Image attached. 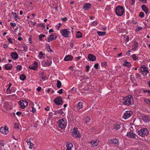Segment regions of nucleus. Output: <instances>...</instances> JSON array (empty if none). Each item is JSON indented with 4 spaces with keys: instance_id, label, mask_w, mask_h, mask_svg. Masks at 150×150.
Here are the masks:
<instances>
[{
    "instance_id": "393cba45",
    "label": "nucleus",
    "mask_w": 150,
    "mask_h": 150,
    "mask_svg": "<svg viewBox=\"0 0 150 150\" xmlns=\"http://www.w3.org/2000/svg\"><path fill=\"white\" fill-rule=\"evenodd\" d=\"M142 129V133L143 134V137L145 135H147L149 133V132L146 128H143Z\"/></svg>"
},
{
    "instance_id": "f704fd0d",
    "label": "nucleus",
    "mask_w": 150,
    "mask_h": 150,
    "mask_svg": "<svg viewBox=\"0 0 150 150\" xmlns=\"http://www.w3.org/2000/svg\"><path fill=\"white\" fill-rule=\"evenodd\" d=\"M46 48L48 49L47 50L48 52H52L53 51L51 49L50 46L49 44H48Z\"/></svg>"
},
{
    "instance_id": "ea45409f",
    "label": "nucleus",
    "mask_w": 150,
    "mask_h": 150,
    "mask_svg": "<svg viewBox=\"0 0 150 150\" xmlns=\"http://www.w3.org/2000/svg\"><path fill=\"white\" fill-rule=\"evenodd\" d=\"M12 14L13 15V17H14L15 18H18V17L16 13L12 12Z\"/></svg>"
},
{
    "instance_id": "0e129e2a",
    "label": "nucleus",
    "mask_w": 150,
    "mask_h": 150,
    "mask_svg": "<svg viewBox=\"0 0 150 150\" xmlns=\"http://www.w3.org/2000/svg\"><path fill=\"white\" fill-rule=\"evenodd\" d=\"M36 111V109L35 108L33 107L32 108V111L33 112H35Z\"/></svg>"
},
{
    "instance_id": "79ce46f5",
    "label": "nucleus",
    "mask_w": 150,
    "mask_h": 150,
    "mask_svg": "<svg viewBox=\"0 0 150 150\" xmlns=\"http://www.w3.org/2000/svg\"><path fill=\"white\" fill-rule=\"evenodd\" d=\"M145 102L147 104L150 105V99H146L145 100Z\"/></svg>"
},
{
    "instance_id": "338daca9",
    "label": "nucleus",
    "mask_w": 150,
    "mask_h": 150,
    "mask_svg": "<svg viewBox=\"0 0 150 150\" xmlns=\"http://www.w3.org/2000/svg\"><path fill=\"white\" fill-rule=\"evenodd\" d=\"M21 114H22V112H17L16 113V115L18 116H19L20 115H21Z\"/></svg>"
},
{
    "instance_id": "5701e85b",
    "label": "nucleus",
    "mask_w": 150,
    "mask_h": 150,
    "mask_svg": "<svg viewBox=\"0 0 150 150\" xmlns=\"http://www.w3.org/2000/svg\"><path fill=\"white\" fill-rule=\"evenodd\" d=\"M127 136L128 137L134 138L135 137V134L132 132H130L128 133L127 134Z\"/></svg>"
},
{
    "instance_id": "de8ad7c7",
    "label": "nucleus",
    "mask_w": 150,
    "mask_h": 150,
    "mask_svg": "<svg viewBox=\"0 0 150 150\" xmlns=\"http://www.w3.org/2000/svg\"><path fill=\"white\" fill-rule=\"evenodd\" d=\"M63 89H60L57 91V93L60 94H62L63 93Z\"/></svg>"
},
{
    "instance_id": "13d9d810",
    "label": "nucleus",
    "mask_w": 150,
    "mask_h": 150,
    "mask_svg": "<svg viewBox=\"0 0 150 150\" xmlns=\"http://www.w3.org/2000/svg\"><path fill=\"white\" fill-rule=\"evenodd\" d=\"M136 78H139V77H141L140 75L138 73L136 74Z\"/></svg>"
},
{
    "instance_id": "72a5a7b5",
    "label": "nucleus",
    "mask_w": 150,
    "mask_h": 150,
    "mask_svg": "<svg viewBox=\"0 0 150 150\" xmlns=\"http://www.w3.org/2000/svg\"><path fill=\"white\" fill-rule=\"evenodd\" d=\"M142 129H141L140 130H138V133L142 137H143V134L142 133Z\"/></svg>"
},
{
    "instance_id": "37998d69",
    "label": "nucleus",
    "mask_w": 150,
    "mask_h": 150,
    "mask_svg": "<svg viewBox=\"0 0 150 150\" xmlns=\"http://www.w3.org/2000/svg\"><path fill=\"white\" fill-rule=\"evenodd\" d=\"M139 16L140 17L143 18L144 16V13L143 12H141L140 13Z\"/></svg>"
},
{
    "instance_id": "412c9836",
    "label": "nucleus",
    "mask_w": 150,
    "mask_h": 150,
    "mask_svg": "<svg viewBox=\"0 0 150 150\" xmlns=\"http://www.w3.org/2000/svg\"><path fill=\"white\" fill-rule=\"evenodd\" d=\"M77 109L79 110L83 107V103L81 102H79L76 105Z\"/></svg>"
},
{
    "instance_id": "2eb2a0df",
    "label": "nucleus",
    "mask_w": 150,
    "mask_h": 150,
    "mask_svg": "<svg viewBox=\"0 0 150 150\" xmlns=\"http://www.w3.org/2000/svg\"><path fill=\"white\" fill-rule=\"evenodd\" d=\"M11 56L12 58L15 59H17L18 57V54L16 52H12L11 54Z\"/></svg>"
},
{
    "instance_id": "0eeeda50",
    "label": "nucleus",
    "mask_w": 150,
    "mask_h": 150,
    "mask_svg": "<svg viewBox=\"0 0 150 150\" xmlns=\"http://www.w3.org/2000/svg\"><path fill=\"white\" fill-rule=\"evenodd\" d=\"M19 104L21 108L24 109L28 105V102L25 100H22L19 102Z\"/></svg>"
},
{
    "instance_id": "8fccbe9b",
    "label": "nucleus",
    "mask_w": 150,
    "mask_h": 150,
    "mask_svg": "<svg viewBox=\"0 0 150 150\" xmlns=\"http://www.w3.org/2000/svg\"><path fill=\"white\" fill-rule=\"evenodd\" d=\"M107 65V63L106 62H103L101 63V65L103 67H105Z\"/></svg>"
},
{
    "instance_id": "f257e3e1",
    "label": "nucleus",
    "mask_w": 150,
    "mask_h": 150,
    "mask_svg": "<svg viewBox=\"0 0 150 150\" xmlns=\"http://www.w3.org/2000/svg\"><path fill=\"white\" fill-rule=\"evenodd\" d=\"M123 100L124 101L122 103L125 105H129L134 103L133 98L131 95H129L123 98Z\"/></svg>"
},
{
    "instance_id": "cd10ccee",
    "label": "nucleus",
    "mask_w": 150,
    "mask_h": 150,
    "mask_svg": "<svg viewBox=\"0 0 150 150\" xmlns=\"http://www.w3.org/2000/svg\"><path fill=\"white\" fill-rule=\"evenodd\" d=\"M76 38H81L82 36V34L80 31H78L76 34Z\"/></svg>"
},
{
    "instance_id": "5fc2aeb1",
    "label": "nucleus",
    "mask_w": 150,
    "mask_h": 150,
    "mask_svg": "<svg viewBox=\"0 0 150 150\" xmlns=\"http://www.w3.org/2000/svg\"><path fill=\"white\" fill-rule=\"evenodd\" d=\"M6 91L8 93V92H9V93H11V90L10 89V88L8 87L6 89Z\"/></svg>"
},
{
    "instance_id": "4be33fe9",
    "label": "nucleus",
    "mask_w": 150,
    "mask_h": 150,
    "mask_svg": "<svg viewBox=\"0 0 150 150\" xmlns=\"http://www.w3.org/2000/svg\"><path fill=\"white\" fill-rule=\"evenodd\" d=\"M142 10L145 12L147 14L148 13V8L145 5H143L142 6Z\"/></svg>"
},
{
    "instance_id": "e2e57ef3",
    "label": "nucleus",
    "mask_w": 150,
    "mask_h": 150,
    "mask_svg": "<svg viewBox=\"0 0 150 150\" xmlns=\"http://www.w3.org/2000/svg\"><path fill=\"white\" fill-rule=\"evenodd\" d=\"M8 41L9 42L11 43H13V42L11 40V38H9L8 39Z\"/></svg>"
},
{
    "instance_id": "052dcab7",
    "label": "nucleus",
    "mask_w": 150,
    "mask_h": 150,
    "mask_svg": "<svg viewBox=\"0 0 150 150\" xmlns=\"http://www.w3.org/2000/svg\"><path fill=\"white\" fill-rule=\"evenodd\" d=\"M143 91L144 92L146 93H149V92H150V90H144Z\"/></svg>"
},
{
    "instance_id": "58836bf2",
    "label": "nucleus",
    "mask_w": 150,
    "mask_h": 150,
    "mask_svg": "<svg viewBox=\"0 0 150 150\" xmlns=\"http://www.w3.org/2000/svg\"><path fill=\"white\" fill-rule=\"evenodd\" d=\"M90 120V118L89 117H87L86 119V120H85V122L86 123H88L89 122Z\"/></svg>"
},
{
    "instance_id": "3c124183",
    "label": "nucleus",
    "mask_w": 150,
    "mask_h": 150,
    "mask_svg": "<svg viewBox=\"0 0 150 150\" xmlns=\"http://www.w3.org/2000/svg\"><path fill=\"white\" fill-rule=\"evenodd\" d=\"M10 25L13 26H15L16 25V24L15 23L11 22L10 23Z\"/></svg>"
},
{
    "instance_id": "4468645a",
    "label": "nucleus",
    "mask_w": 150,
    "mask_h": 150,
    "mask_svg": "<svg viewBox=\"0 0 150 150\" xmlns=\"http://www.w3.org/2000/svg\"><path fill=\"white\" fill-rule=\"evenodd\" d=\"M91 7V4L89 3H86L84 4L83 8L86 10L90 8Z\"/></svg>"
},
{
    "instance_id": "7c9ffc66",
    "label": "nucleus",
    "mask_w": 150,
    "mask_h": 150,
    "mask_svg": "<svg viewBox=\"0 0 150 150\" xmlns=\"http://www.w3.org/2000/svg\"><path fill=\"white\" fill-rule=\"evenodd\" d=\"M124 64L128 67H130L131 65L130 63L126 61L124 62Z\"/></svg>"
},
{
    "instance_id": "6e6d98bb",
    "label": "nucleus",
    "mask_w": 150,
    "mask_h": 150,
    "mask_svg": "<svg viewBox=\"0 0 150 150\" xmlns=\"http://www.w3.org/2000/svg\"><path fill=\"white\" fill-rule=\"evenodd\" d=\"M59 112V113H61L62 115L63 116H64L65 115V114L64 112H62V110H60Z\"/></svg>"
},
{
    "instance_id": "6e6552de",
    "label": "nucleus",
    "mask_w": 150,
    "mask_h": 150,
    "mask_svg": "<svg viewBox=\"0 0 150 150\" xmlns=\"http://www.w3.org/2000/svg\"><path fill=\"white\" fill-rule=\"evenodd\" d=\"M132 112L131 111H127L124 113L123 117L125 119H127L129 117L132 115Z\"/></svg>"
},
{
    "instance_id": "a211bd4d",
    "label": "nucleus",
    "mask_w": 150,
    "mask_h": 150,
    "mask_svg": "<svg viewBox=\"0 0 150 150\" xmlns=\"http://www.w3.org/2000/svg\"><path fill=\"white\" fill-rule=\"evenodd\" d=\"M52 61L51 59H49L45 61L44 63V65L45 67L49 66L51 65L52 64Z\"/></svg>"
},
{
    "instance_id": "f03ea898",
    "label": "nucleus",
    "mask_w": 150,
    "mask_h": 150,
    "mask_svg": "<svg viewBox=\"0 0 150 150\" xmlns=\"http://www.w3.org/2000/svg\"><path fill=\"white\" fill-rule=\"evenodd\" d=\"M115 12L117 16H122L124 13V9L123 7L121 6H117L115 9Z\"/></svg>"
},
{
    "instance_id": "4d7b16f0",
    "label": "nucleus",
    "mask_w": 150,
    "mask_h": 150,
    "mask_svg": "<svg viewBox=\"0 0 150 150\" xmlns=\"http://www.w3.org/2000/svg\"><path fill=\"white\" fill-rule=\"evenodd\" d=\"M67 18L66 17L62 18V20L64 21H67Z\"/></svg>"
},
{
    "instance_id": "a19ab883",
    "label": "nucleus",
    "mask_w": 150,
    "mask_h": 150,
    "mask_svg": "<svg viewBox=\"0 0 150 150\" xmlns=\"http://www.w3.org/2000/svg\"><path fill=\"white\" fill-rule=\"evenodd\" d=\"M22 67L21 65H18L17 66L16 68L17 69V70L20 71Z\"/></svg>"
},
{
    "instance_id": "473e14b6",
    "label": "nucleus",
    "mask_w": 150,
    "mask_h": 150,
    "mask_svg": "<svg viewBox=\"0 0 150 150\" xmlns=\"http://www.w3.org/2000/svg\"><path fill=\"white\" fill-rule=\"evenodd\" d=\"M111 141L112 142V143L114 144H116L118 142V140L117 139H113Z\"/></svg>"
},
{
    "instance_id": "c756f323",
    "label": "nucleus",
    "mask_w": 150,
    "mask_h": 150,
    "mask_svg": "<svg viewBox=\"0 0 150 150\" xmlns=\"http://www.w3.org/2000/svg\"><path fill=\"white\" fill-rule=\"evenodd\" d=\"M26 77L24 74H21L20 76V79L24 81L26 79Z\"/></svg>"
},
{
    "instance_id": "603ef678",
    "label": "nucleus",
    "mask_w": 150,
    "mask_h": 150,
    "mask_svg": "<svg viewBox=\"0 0 150 150\" xmlns=\"http://www.w3.org/2000/svg\"><path fill=\"white\" fill-rule=\"evenodd\" d=\"M14 127L16 129H19V127L18 124L15 123L14 124Z\"/></svg>"
},
{
    "instance_id": "a18cd8bd",
    "label": "nucleus",
    "mask_w": 150,
    "mask_h": 150,
    "mask_svg": "<svg viewBox=\"0 0 150 150\" xmlns=\"http://www.w3.org/2000/svg\"><path fill=\"white\" fill-rule=\"evenodd\" d=\"M29 144H30V147L29 148L30 149H31L33 148V144L31 142H29Z\"/></svg>"
},
{
    "instance_id": "bb28decb",
    "label": "nucleus",
    "mask_w": 150,
    "mask_h": 150,
    "mask_svg": "<svg viewBox=\"0 0 150 150\" xmlns=\"http://www.w3.org/2000/svg\"><path fill=\"white\" fill-rule=\"evenodd\" d=\"M97 33L98 35L100 36H103L105 35L106 33L105 32H101V31H98Z\"/></svg>"
},
{
    "instance_id": "a878e982",
    "label": "nucleus",
    "mask_w": 150,
    "mask_h": 150,
    "mask_svg": "<svg viewBox=\"0 0 150 150\" xmlns=\"http://www.w3.org/2000/svg\"><path fill=\"white\" fill-rule=\"evenodd\" d=\"M29 68L30 69L35 70L37 69L38 66H35L34 65L32 64L30 65L29 66Z\"/></svg>"
},
{
    "instance_id": "6ab92c4d",
    "label": "nucleus",
    "mask_w": 150,
    "mask_h": 150,
    "mask_svg": "<svg viewBox=\"0 0 150 150\" xmlns=\"http://www.w3.org/2000/svg\"><path fill=\"white\" fill-rule=\"evenodd\" d=\"M113 128L115 130H117L120 128V125L117 123H114L113 125Z\"/></svg>"
},
{
    "instance_id": "bf43d9fd",
    "label": "nucleus",
    "mask_w": 150,
    "mask_h": 150,
    "mask_svg": "<svg viewBox=\"0 0 150 150\" xmlns=\"http://www.w3.org/2000/svg\"><path fill=\"white\" fill-rule=\"evenodd\" d=\"M129 36H127V37L126 39L125 40V41L126 42H127L129 41Z\"/></svg>"
},
{
    "instance_id": "774afa93",
    "label": "nucleus",
    "mask_w": 150,
    "mask_h": 150,
    "mask_svg": "<svg viewBox=\"0 0 150 150\" xmlns=\"http://www.w3.org/2000/svg\"><path fill=\"white\" fill-rule=\"evenodd\" d=\"M70 45L71 47H73L74 46V44L72 42H71L70 43Z\"/></svg>"
},
{
    "instance_id": "4c0bfd02",
    "label": "nucleus",
    "mask_w": 150,
    "mask_h": 150,
    "mask_svg": "<svg viewBox=\"0 0 150 150\" xmlns=\"http://www.w3.org/2000/svg\"><path fill=\"white\" fill-rule=\"evenodd\" d=\"M45 36V35L44 34H40L39 36V39L40 40H42V38L43 37H44Z\"/></svg>"
},
{
    "instance_id": "f3484780",
    "label": "nucleus",
    "mask_w": 150,
    "mask_h": 150,
    "mask_svg": "<svg viewBox=\"0 0 150 150\" xmlns=\"http://www.w3.org/2000/svg\"><path fill=\"white\" fill-rule=\"evenodd\" d=\"M142 120L146 122H148L150 121V119L145 115L142 116Z\"/></svg>"
},
{
    "instance_id": "f8f14e48",
    "label": "nucleus",
    "mask_w": 150,
    "mask_h": 150,
    "mask_svg": "<svg viewBox=\"0 0 150 150\" xmlns=\"http://www.w3.org/2000/svg\"><path fill=\"white\" fill-rule=\"evenodd\" d=\"M88 58L91 61H94L96 60V57L95 56L92 54H89L88 55Z\"/></svg>"
},
{
    "instance_id": "680f3d73",
    "label": "nucleus",
    "mask_w": 150,
    "mask_h": 150,
    "mask_svg": "<svg viewBox=\"0 0 150 150\" xmlns=\"http://www.w3.org/2000/svg\"><path fill=\"white\" fill-rule=\"evenodd\" d=\"M139 1L143 3H146V0H139Z\"/></svg>"
},
{
    "instance_id": "c9c22d12",
    "label": "nucleus",
    "mask_w": 150,
    "mask_h": 150,
    "mask_svg": "<svg viewBox=\"0 0 150 150\" xmlns=\"http://www.w3.org/2000/svg\"><path fill=\"white\" fill-rule=\"evenodd\" d=\"M132 57L134 60L137 59L138 58V57H136V55L135 54H133L132 55Z\"/></svg>"
},
{
    "instance_id": "c85d7f7f",
    "label": "nucleus",
    "mask_w": 150,
    "mask_h": 150,
    "mask_svg": "<svg viewBox=\"0 0 150 150\" xmlns=\"http://www.w3.org/2000/svg\"><path fill=\"white\" fill-rule=\"evenodd\" d=\"M57 85L58 88H59L61 87L62 85V83L60 81L57 80Z\"/></svg>"
},
{
    "instance_id": "7ed1b4c3",
    "label": "nucleus",
    "mask_w": 150,
    "mask_h": 150,
    "mask_svg": "<svg viewBox=\"0 0 150 150\" xmlns=\"http://www.w3.org/2000/svg\"><path fill=\"white\" fill-rule=\"evenodd\" d=\"M141 71L144 76H146L147 74L149 73L148 68L145 67V65H143L141 66Z\"/></svg>"
},
{
    "instance_id": "dca6fc26",
    "label": "nucleus",
    "mask_w": 150,
    "mask_h": 150,
    "mask_svg": "<svg viewBox=\"0 0 150 150\" xmlns=\"http://www.w3.org/2000/svg\"><path fill=\"white\" fill-rule=\"evenodd\" d=\"M73 59V57L71 55H68L65 57L64 59L65 61H68L72 60Z\"/></svg>"
},
{
    "instance_id": "69168bd1",
    "label": "nucleus",
    "mask_w": 150,
    "mask_h": 150,
    "mask_svg": "<svg viewBox=\"0 0 150 150\" xmlns=\"http://www.w3.org/2000/svg\"><path fill=\"white\" fill-rule=\"evenodd\" d=\"M45 110L47 111H49L50 110V107L48 106H47L45 108Z\"/></svg>"
},
{
    "instance_id": "49530a36",
    "label": "nucleus",
    "mask_w": 150,
    "mask_h": 150,
    "mask_svg": "<svg viewBox=\"0 0 150 150\" xmlns=\"http://www.w3.org/2000/svg\"><path fill=\"white\" fill-rule=\"evenodd\" d=\"M86 72H88L89 71V69L90 68V66L88 65H87L86 66Z\"/></svg>"
},
{
    "instance_id": "39448f33",
    "label": "nucleus",
    "mask_w": 150,
    "mask_h": 150,
    "mask_svg": "<svg viewBox=\"0 0 150 150\" xmlns=\"http://www.w3.org/2000/svg\"><path fill=\"white\" fill-rule=\"evenodd\" d=\"M61 33L62 35L65 37H69V34L70 33V32L68 30V29H64L62 30Z\"/></svg>"
},
{
    "instance_id": "20e7f679",
    "label": "nucleus",
    "mask_w": 150,
    "mask_h": 150,
    "mask_svg": "<svg viewBox=\"0 0 150 150\" xmlns=\"http://www.w3.org/2000/svg\"><path fill=\"white\" fill-rule=\"evenodd\" d=\"M54 102L57 105H62L63 103L62 98L60 96L56 98L54 100Z\"/></svg>"
},
{
    "instance_id": "09e8293b",
    "label": "nucleus",
    "mask_w": 150,
    "mask_h": 150,
    "mask_svg": "<svg viewBox=\"0 0 150 150\" xmlns=\"http://www.w3.org/2000/svg\"><path fill=\"white\" fill-rule=\"evenodd\" d=\"M91 24L93 25H96L97 24V21H94Z\"/></svg>"
},
{
    "instance_id": "ddd939ff",
    "label": "nucleus",
    "mask_w": 150,
    "mask_h": 150,
    "mask_svg": "<svg viewBox=\"0 0 150 150\" xmlns=\"http://www.w3.org/2000/svg\"><path fill=\"white\" fill-rule=\"evenodd\" d=\"M138 43L136 41H134L133 42V45H132V49L133 51H136V49L138 47Z\"/></svg>"
},
{
    "instance_id": "9d476101",
    "label": "nucleus",
    "mask_w": 150,
    "mask_h": 150,
    "mask_svg": "<svg viewBox=\"0 0 150 150\" xmlns=\"http://www.w3.org/2000/svg\"><path fill=\"white\" fill-rule=\"evenodd\" d=\"M8 128L2 127L0 129V132L3 134H6L8 133Z\"/></svg>"
},
{
    "instance_id": "e433bc0d",
    "label": "nucleus",
    "mask_w": 150,
    "mask_h": 150,
    "mask_svg": "<svg viewBox=\"0 0 150 150\" xmlns=\"http://www.w3.org/2000/svg\"><path fill=\"white\" fill-rule=\"evenodd\" d=\"M130 79L133 82H134V81L135 80L134 76L133 75H131L130 76Z\"/></svg>"
},
{
    "instance_id": "2f4dec72",
    "label": "nucleus",
    "mask_w": 150,
    "mask_h": 150,
    "mask_svg": "<svg viewBox=\"0 0 150 150\" xmlns=\"http://www.w3.org/2000/svg\"><path fill=\"white\" fill-rule=\"evenodd\" d=\"M67 144V147L71 148L73 146V144L70 142H68Z\"/></svg>"
},
{
    "instance_id": "aec40b11",
    "label": "nucleus",
    "mask_w": 150,
    "mask_h": 150,
    "mask_svg": "<svg viewBox=\"0 0 150 150\" xmlns=\"http://www.w3.org/2000/svg\"><path fill=\"white\" fill-rule=\"evenodd\" d=\"M5 68L7 70L11 69L13 67L12 65L10 64H7L5 65Z\"/></svg>"
},
{
    "instance_id": "9b49d317",
    "label": "nucleus",
    "mask_w": 150,
    "mask_h": 150,
    "mask_svg": "<svg viewBox=\"0 0 150 150\" xmlns=\"http://www.w3.org/2000/svg\"><path fill=\"white\" fill-rule=\"evenodd\" d=\"M99 141L97 140H92L89 142V143L91 145V146H97L98 144Z\"/></svg>"
},
{
    "instance_id": "c03bdc74",
    "label": "nucleus",
    "mask_w": 150,
    "mask_h": 150,
    "mask_svg": "<svg viewBox=\"0 0 150 150\" xmlns=\"http://www.w3.org/2000/svg\"><path fill=\"white\" fill-rule=\"evenodd\" d=\"M99 64L98 63H97L95 65H94V67L96 69H98V67Z\"/></svg>"
},
{
    "instance_id": "1a4fd4ad",
    "label": "nucleus",
    "mask_w": 150,
    "mask_h": 150,
    "mask_svg": "<svg viewBox=\"0 0 150 150\" xmlns=\"http://www.w3.org/2000/svg\"><path fill=\"white\" fill-rule=\"evenodd\" d=\"M77 129V128L74 127L72 132V135L75 137H79L80 136L79 132L78 131Z\"/></svg>"
},
{
    "instance_id": "864d4df0",
    "label": "nucleus",
    "mask_w": 150,
    "mask_h": 150,
    "mask_svg": "<svg viewBox=\"0 0 150 150\" xmlns=\"http://www.w3.org/2000/svg\"><path fill=\"white\" fill-rule=\"evenodd\" d=\"M45 55V54L44 53H43L42 54L40 55V56H39L40 57V58L41 59H42L43 58H44V56Z\"/></svg>"
},
{
    "instance_id": "423d86ee",
    "label": "nucleus",
    "mask_w": 150,
    "mask_h": 150,
    "mask_svg": "<svg viewBox=\"0 0 150 150\" xmlns=\"http://www.w3.org/2000/svg\"><path fill=\"white\" fill-rule=\"evenodd\" d=\"M59 127L62 129L66 127V125L63 119L59 120L57 121Z\"/></svg>"
},
{
    "instance_id": "b1692460",
    "label": "nucleus",
    "mask_w": 150,
    "mask_h": 150,
    "mask_svg": "<svg viewBox=\"0 0 150 150\" xmlns=\"http://www.w3.org/2000/svg\"><path fill=\"white\" fill-rule=\"evenodd\" d=\"M50 40V41L56 39L57 37L53 34H52L51 35H50L49 37Z\"/></svg>"
}]
</instances>
